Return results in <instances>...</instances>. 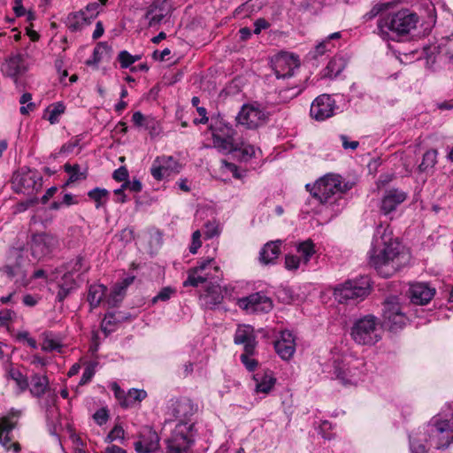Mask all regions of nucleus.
Wrapping results in <instances>:
<instances>
[{"mask_svg": "<svg viewBox=\"0 0 453 453\" xmlns=\"http://www.w3.org/2000/svg\"><path fill=\"white\" fill-rule=\"evenodd\" d=\"M303 263L301 258L295 255H287L285 257V266L288 270H296L300 264Z\"/></svg>", "mask_w": 453, "mask_h": 453, "instance_id": "052dcab7", "label": "nucleus"}, {"mask_svg": "<svg viewBox=\"0 0 453 453\" xmlns=\"http://www.w3.org/2000/svg\"><path fill=\"white\" fill-rule=\"evenodd\" d=\"M83 12H86L87 18L88 21L91 22L101 12V4L96 2L90 3L86 6Z\"/></svg>", "mask_w": 453, "mask_h": 453, "instance_id": "5fc2aeb1", "label": "nucleus"}, {"mask_svg": "<svg viewBox=\"0 0 453 453\" xmlns=\"http://www.w3.org/2000/svg\"><path fill=\"white\" fill-rule=\"evenodd\" d=\"M111 389L119 404L123 407V403L127 399V393H126L116 382L112 383Z\"/></svg>", "mask_w": 453, "mask_h": 453, "instance_id": "0e129e2a", "label": "nucleus"}, {"mask_svg": "<svg viewBox=\"0 0 453 453\" xmlns=\"http://www.w3.org/2000/svg\"><path fill=\"white\" fill-rule=\"evenodd\" d=\"M58 245V239L50 234L42 233L34 234L30 243L32 255L35 258H42L51 253Z\"/></svg>", "mask_w": 453, "mask_h": 453, "instance_id": "4468645a", "label": "nucleus"}, {"mask_svg": "<svg viewBox=\"0 0 453 453\" xmlns=\"http://www.w3.org/2000/svg\"><path fill=\"white\" fill-rule=\"evenodd\" d=\"M256 391L268 394L275 385L276 379L272 372H257L254 375Z\"/></svg>", "mask_w": 453, "mask_h": 453, "instance_id": "a878e982", "label": "nucleus"}, {"mask_svg": "<svg viewBox=\"0 0 453 453\" xmlns=\"http://www.w3.org/2000/svg\"><path fill=\"white\" fill-rule=\"evenodd\" d=\"M94 374H95L94 367L92 365H88L83 372V374L80 380V385H85L86 383L90 381V380L92 379Z\"/></svg>", "mask_w": 453, "mask_h": 453, "instance_id": "774afa93", "label": "nucleus"}, {"mask_svg": "<svg viewBox=\"0 0 453 453\" xmlns=\"http://www.w3.org/2000/svg\"><path fill=\"white\" fill-rule=\"evenodd\" d=\"M15 423L9 417H4L0 420V443L3 447L9 449L11 441L9 433L14 428Z\"/></svg>", "mask_w": 453, "mask_h": 453, "instance_id": "2f4dec72", "label": "nucleus"}, {"mask_svg": "<svg viewBox=\"0 0 453 453\" xmlns=\"http://www.w3.org/2000/svg\"><path fill=\"white\" fill-rule=\"evenodd\" d=\"M224 296L221 292L220 283L205 285L204 291L200 295V300L208 309H215L222 303Z\"/></svg>", "mask_w": 453, "mask_h": 453, "instance_id": "b1692460", "label": "nucleus"}, {"mask_svg": "<svg viewBox=\"0 0 453 453\" xmlns=\"http://www.w3.org/2000/svg\"><path fill=\"white\" fill-rule=\"evenodd\" d=\"M362 362L354 358H344L334 362V373L343 385L356 384L360 374Z\"/></svg>", "mask_w": 453, "mask_h": 453, "instance_id": "f8f14e48", "label": "nucleus"}, {"mask_svg": "<svg viewBox=\"0 0 453 453\" xmlns=\"http://www.w3.org/2000/svg\"><path fill=\"white\" fill-rule=\"evenodd\" d=\"M12 186L16 193H25L27 186V175L21 173H15L12 176Z\"/></svg>", "mask_w": 453, "mask_h": 453, "instance_id": "a18cd8bd", "label": "nucleus"}, {"mask_svg": "<svg viewBox=\"0 0 453 453\" xmlns=\"http://www.w3.org/2000/svg\"><path fill=\"white\" fill-rule=\"evenodd\" d=\"M345 65H346V64H345L344 60L342 59V58L334 57L328 62V64L326 65V75L329 76L331 78L336 77L342 72V70L345 68Z\"/></svg>", "mask_w": 453, "mask_h": 453, "instance_id": "c9c22d12", "label": "nucleus"}, {"mask_svg": "<svg viewBox=\"0 0 453 453\" xmlns=\"http://www.w3.org/2000/svg\"><path fill=\"white\" fill-rule=\"evenodd\" d=\"M335 101L329 95L319 96L311 105V116L317 120H325L334 115Z\"/></svg>", "mask_w": 453, "mask_h": 453, "instance_id": "a211bd4d", "label": "nucleus"}, {"mask_svg": "<svg viewBox=\"0 0 453 453\" xmlns=\"http://www.w3.org/2000/svg\"><path fill=\"white\" fill-rule=\"evenodd\" d=\"M383 318L390 319L391 316L403 312L399 300L396 296H390L387 298L383 303Z\"/></svg>", "mask_w": 453, "mask_h": 453, "instance_id": "473e14b6", "label": "nucleus"}, {"mask_svg": "<svg viewBox=\"0 0 453 453\" xmlns=\"http://www.w3.org/2000/svg\"><path fill=\"white\" fill-rule=\"evenodd\" d=\"M384 322L386 326H388L389 330L397 331L405 326L407 322V317L405 316L404 311H403L396 315L391 316L390 319H384Z\"/></svg>", "mask_w": 453, "mask_h": 453, "instance_id": "a19ab883", "label": "nucleus"}, {"mask_svg": "<svg viewBox=\"0 0 453 453\" xmlns=\"http://www.w3.org/2000/svg\"><path fill=\"white\" fill-rule=\"evenodd\" d=\"M273 69L278 79L290 77L296 69L299 67V60L294 55L280 53L272 61Z\"/></svg>", "mask_w": 453, "mask_h": 453, "instance_id": "f3484780", "label": "nucleus"}, {"mask_svg": "<svg viewBox=\"0 0 453 453\" xmlns=\"http://www.w3.org/2000/svg\"><path fill=\"white\" fill-rule=\"evenodd\" d=\"M426 441V438H421L420 436L410 437V450L411 453H426L427 447L423 442Z\"/></svg>", "mask_w": 453, "mask_h": 453, "instance_id": "de8ad7c7", "label": "nucleus"}, {"mask_svg": "<svg viewBox=\"0 0 453 453\" xmlns=\"http://www.w3.org/2000/svg\"><path fill=\"white\" fill-rule=\"evenodd\" d=\"M106 289V287L102 284H95L90 286L88 295V301L92 309L99 306L105 296Z\"/></svg>", "mask_w": 453, "mask_h": 453, "instance_id": "c85d7f7f", "label": "nucleus"}, {"mask_svg": "<svg viewBox=\"0 0 453 453\" xmlns=\"http://www.w3.org/2000/svg\"><path fill=\"white\" fill-rule=\"evenodd\" d=\"M212 133V143L219 152L228 154L236 150L237 139L236 131L229 124L218 121L211 126Z\"/></svg>", "mask_w": 453, "mask_h": 453, "instance_id": "6e6552de", "label": "nucleus"}, {"mask_svg": "<svg viewBox=\"0 0 453 453\" xmlns=\"http://www.w3.org/2000/svg\"><path fill=\"white\" fill-rule=\"evenodd\" d=\"M155 8H156V6H150L145 15V18L150 19L149 20L150 27H153V26L159 24L165 17V14H163V13L152 15L155 12Z\"/></svg>", "mask_w": 453, "mask_h": 453, "instance_id": "6e6d98bb", "label": "nucleus"}, {"mask_svg": "<svg viewBox=\"0 0 453 453\" xmlns=\"http://www.w3.org/2000/svg\"><path fill=\"white\" fill-rule=\"evenodd\" d=\"M126 290L125 286H121L119 283L115 284L107 298L108 304L112 307L117 306L122 301Z\"/></svg>", "mask_w": 453, "mask_h": 453, "instance_id": "37998d69", "label": "nucleus"}, {"mask_svg": "<svg viewBox=\"0 0 453 453\" xmlns=\"http://www.w3.org/2000/svg\"><path fill=\"white\" fill-rule=\"evenodd\" d=\"M204 235L206 238H212L219 234V224L216 221H208L204 225Z\"/></svg>", "mask_w": 453, "mask_h": 453, "instance_id": "13d9d810", "label": "nucleus"}, {"mask_svg": "<svg viewBox=\"0 0 453 453\" xmlns=\"http://www.w3.org/2000/svg\"><path fill=\"white\" fill-rule=\"evenodd\" d=\"M88 196L96 203V208L98 209L107 202L109 191L105 188H96L88 191Z\"/></svg>", "mask_w": 453, "mask_h": 453, "instance_id": "4c0bfd02", "label": "nucleus"}, {"mask_svg": "<svg viewBox=\"0 0 453 453\" xmlns=\"http://www.w3.org/2000/svg\"><path fill=\"white\" fill-rule=\"evenodd\" d=\"M303 90V88L298 86H292L289 88H282L279 90V97L281 102L286 103L290 99L297 96Z\"/></svg>", "mask_w": 453, "mask_h": 453, "instance_id": "49530a36", "label": "nucleus"}, {"mask_svg": "<svg viewBox=\"0 0 453 453\" xmlns=\"http://www.w3.org/2000/svg\"><path fill=\"white\" fill-rule=\"evenodd\" d=\"M175 293V290L174 288H171V287H165V288H163L159 292L158 294L153 297L152 299V303H157L158 301H163V302H165L167 300H169L172 296L173 294Z\"/></svg>", "mask_w": 453, "mask_h": 453, "instance_id": "4d7b16f0", "label": "nucleus"}, {"mask_svg": "<svg viewBox=\"0 0 453 453\" xmlns=\"http://www.w3.org/2000/svg\"><path fill=\"white\" fill-rule=\"evenodd\" d=\"M11 379L16 383L19 390L23 392L28 387L27 380L19 369L12 368L9 372Z\"/></svg>", "mask_w": 453, "mask_h": 453, "instance_id": "c03bdc74", "label": "nucleus"}, {"mask_svg": "<svg viewBox=\"0 0 453 453\" xmlns=\"http://www.w3.org/2000/svg\"><path fill=\"white\" fill-rule=\"evenodd\" d=\"M435 289L430 288L426 283H413L409 289L411 302L415 304L423 305L427 303L434 296Z\"/></svg>", "mask_w": 453, "mask_h": 453, "instance_id": "5701e85b", "label": "nucleus"}, {"mask_svg": "<svg viewBox=\"0 0 453 453\" xmlns=\"http://www.w3.org/2000/svg\"><path fill=\"white\" fill-rule=\"evenodd\" d=\"M196 410L194 403L188 398L178 400L173 404V413L180 422L166 440L167 453H191L190 449L194 443V423L189 422V418Z\"/></svg>", "mask_w": 453, "mask_h": 453, "instance_id": "f03ea898", "label": "nucleus"}, {"mask_svg": "<svg viewBox=\"0 0 453 453\" xmlns=\"http://www.w3.org/2000/svg\"><path fill=\"white\" fill-rule=\"evenodd\" d=\"M277 354L284 360H289L296 352V340L289 331H282L280 337L274 342Z\"/></svg>", "mask_w": 453, "mask_h": 453, "instance_id": "4be33fe9", "label": "nucleus"}, {"mask_svg": "<svg viewBox=\"0 0 453 453\" xmlns=\"http://www.w3.org/2000/svg\"><path fill=\"white\" fill-rule=\"evenodd\" d=\"M125 437V430L119 425H115L108 435L105 437V442L111 443L117 440H123Z\"/></svg>", "mask_w": 453, "mask_h": 453, "instance_id": "3c124183", "label": "nucleus"}, {"mask_svg": "<svg viewBox=\"0 0 453 453\" xmlns=\"http://www.w3.org/2000/svg\"><path fill=\"white\" fill-rule=\"evenodd\" d=\"M43 340L42 342V349L45 351H52L56 349H59L61 348L60 343L52 338L50 333H43L42 334Z\"/></svg>", "mask_w": 453, "mask_h": 453, "instance_id": "09e8293b", "label": "nucleus"}, {"mask_svg": "<svg viewBox=\"0 0 453 453\" xmlns=\"http://www.w3.org/2000/svg\"><path fill=\"white\" fill-rule=\"evenodd\" d=\"M89 23L86 12L81 11L69 14L66 19V25L73 32L81 30L84 26Z\"/></svg>", "mask_w": 453, "mask_h": 453, "instance_id": "cd10ccee", "label": "nucleus"}, {"mask_svg": "<svg viewBox=\"0 0 453 453\" xmlns=\"http://www.w3.org/2000/svg\"><path fill=\"white\" fill-rule=\"evenodd\" d=\"M2 71L14 80L17 87L26 82V59L20 55L11 57L2 66Z\"/></svg>", "mask_w": 453, "mask_h": 453, "instance_id": "dca6fc26", "label": "nucleus"}, {"mask_svg": "<svg viewBox=\"0 0 453 453\" xmlns=\"http://www.w3.org/2000/svg\"><path fill=\"white\" fill-rule=\"evenodd\" d=\"M147 397V392L143 389L131 388L127 392V399L123 403L124 408L132 406L134 403L142 402Z\"/></svg>", "mask_w": 453, "mask_h": 453, "instance_id": "79ce46f5", "label": "nucleus"}, {"mask_svg": "<svg viewBox=\"0 0 453 453\" xmlns=\"http://www.w3.org/2000/svg\"><path fill=\"white\" fill-rule=\"evenodd\" d=\"M118 59L122 68H127L134 64L133 55L127 50H122L118 56Z\"/></svg>", "mask_w": 453, "mask_h": 453, "instance_id": "bf43d9fd", "label": "nucleus"}, {"mask_svg": "<svg viewBox=\"0 0 453 453\" xmlns=\"http://www.w3.org/2000/svg\"><path fill=\"white\" fill-rule=\"evenodd\" d=\"M180 165L172 156L157 157L152 164L150 173L157 180H161L172 173H178Z\"/></svg>", "mask_w": 453, "mask_h": 453, "instance_id": "2eb2a0df", "label": "nucleus"}, {"mask_svg": "<svg viewBox=\"0 0 453 453\" xmlns=\"http://www.w3.org/2000/svg\"><path fill=\"white\" fill-rule=\"evenodd\" d=\"M236 150L234 151H240L242 159L248 160L255 156V148L250 144H245L242 141L237 139Z\"/></svg>", "mask_w": 453, "mask_h": 453, "instance_id": "8fccbe9b", "label": "nucleus"}, {"mask_svg": "<svg viewBox=\"0 0 453 453\" xmlns=\"http://www.w3.org/2000/svg\"><path fill=\"white\" fill-rule=\"evenodd\" d=\"M382 333L378 319L369 314L353 323L350 336L358 345L371 346L381 340Z\"/></svg>", "mask_w": 453, "mask_h": 453, "instance_id": "423d86ee", "label": "nucleus"}, {"mask_svg": "<svg viewBox=\"0 0 453 453\" xmlns=\"http://www.w3.org/2000/svg\"><path fill=\"white\" fill-rule=\"evenodd\" d=\"M240 306L252 311L268 312L273 308V302L263 293L257 292L241 299Z\"/></svg>", "mask_w": 453, "mask_h": 453, "instance_id": "aec40b11", "label": "nucleus"}, {"mask_svg": "<svg viewBox=\"0 0 453 453\" xmlns=\"http://www.w3.org/2000/svg\"><path fill=\"white\" fill-rule=\"evenodd\" d=\"M65 109V105L61 103L51 104L46 109L44 118L50 124H56L58 122L59 117L64 113Z\"/></svg>", "mask_w": 453, "mask_h": 453, "instance_id": "e433bc0d", "label": "nucleus"}, {"mask_svg": "<svg viewBox=\"0 0 453 453\" xmlns=\"http://www.w3.org/2000/svg\"><path fill=\"white\" fill-rule=\"evenodd\" d=\"M111 51L110 47L106 42H100L94 49L92 58L86 61L88 65H97L103 58L104 55H109Z\"/></svg>", "mask_w": 453, "mask_h": 453, "instance_id": "58836bf2", "label": "nucleus"}, {"mask_svg": "<svg viewBox=\"0 0 453 453\" xmlns=\"http://www.w3.org/2000/svg\"><path fill=\"white\" fill-rule=\"evenodd\" d=\"M159 441L157 433L151 426H146L141 428L134 447L137 453H153L158 449Z\"/></svg>", "mask_w": 453, "mask_h": 453, "instance_id": "ddd939ff", "label": "nucleus"}, {"mask_svg": "<svg viewBox=\"0 0 453 453\" xmlns=\"http://www.w3.org/2000/svg\"><path fill=\"white\" fill-rule=\"evenodd\" d=\"M30 393L35 397L50 393L49 379L44 374H35L30 380Z\"/></svg>", "mask_w": 453, "mask_h": 453, "instance_id": "bb28decb", "label": "nucleus"}, {"mask_svg": "<svg viewBox=\"0 0 453 453\" xmlns=\"http://www.w3.org/2000/svg\"><path fill=\"white\" fill-rule=\"evenodd\" d=\"M201 232L199 230H196L192 234V242L189 247V251L192 254H196L197 252V250L201 247Z\"/></svg>", "mask_w": 453, "mask_h": 453, "instance_id": "69168bd1", "label": "nucleus"}, {"mask_svg": "<svg viewBox=\"0 0 453 453\" xmlns=\"http://www.w3.org/2000/svg\"><path fill=\"white\" fill-rule=\"evenodd\" d=\"M350 188L351 185L343 182L339 174L327 173L313 184L311 194L320 203L333 206L342 200L343 194Z\"/></svg>", "mask_w": 453, "mask_h": 453, "instance_id": "20e7f679", "label": "nucleus"}, {"mask_svg": "<svg viewBox=\"0 0 453 453\" xmlns=\"http://www.w3.org/2000/svg\"><path fill=\"white\" fill-rule=\"evenodd\" d=\"M223 273L214 258L202 259L197 265L188 271V278L183 282L184 287L197 288L201 284L211 285L220 283Z\"/></svg>", "mask_w": 453, "mask_h": 453, "instance_id": "39448f33", "label": "nucleus"}, {"mask_svg": "<svg viewBox=\"0 0 453 453\" xmlns=\"http://www.w3.org/2000/svg\"><path fill=\"white\" fill-rule=\"evenodd\" d=\"M64 168H65V171L66 173H68L70 175L69 179L66 181V183L65 184V186H67L70 183L75 182L79 180H85L87 178L86 171L80 172V165L77 164L73 165H72L70 164H65L64 165Z\"/></svg>", "mask_w": 453, "mask_h": 453, "instance_id": "ea45409f", "label": "nucleus"}, {"mask_svg": "<svg viewBox=\"0 0 453 453\" xmlns=\"http://www.w3.org/2000/svg\"><path fill=\"white\" fill-rule=\"evenodd\" d=\"M28 265V249L26 246L12 248L7 257V264L0 269V272L10 277L26 276Z\"/></svg>", "mask_w": 453, "mask_h": 453, "instance_id": "9b49d317", "label": "nucleus"}, {"mask_svg": "<svg viewBox=\"0 0 453 453\" xmlns=\"http://www.w3.org/2000/svg\"><path fill=\"white\" fill-rule=\"evenodd\" d=\"M113 179L117 181H124L128 178V171L125 166H120L113 173Z\"/></svg>", "mask_w": 453, "mask_h": 453, "instance_id": "338daca9", "label": "nucleus"}, {"mask_svg": "<svg viewBox=\"0 0 453 453\" xmlns=\"http://www.w3.org/2000/svg\"><path fill=\"white\" fill-rule=\"evenodd\" d=\"M430 444L438 449L447 448L453 442V426L450 420L432 419L427 426Z\"/></svg>", "mask_w": 453, "mask_h": 453, "instance_id": "1a4fd4ad", "label": "nucleus"}, {"mask_svg": "<svg viewBox=\"0 0 453 453\" xmlns=\"http://www.w3.org/2000/svg\"><path fill=\"white\" fill-rule=\"evenodd\" d=\"M403 255L400 252V244L394 241L391 233L380 226L373 240L370 253V265L380 275L388 278L395 273L403 264Z\"/></svg>", "mask_w": 453, "mask_h": 453, "instance_id": "f257e3e1", "label": "nucleus"}, {"mask_svg": "<svg viewBox=\"0 0 453 453\" xmlns=\"http://www.w3.org/2000/svg\"><path fill=\"white\" fill-rule=\"evenodd\" d=\"M269 118V113L257 104H243L236 116L239 125L248 129H255L265 125Z\"/></svg>", "mask_w": 453, "mask_h": 453, "instance_id": "9d476101", "label": "nucleus"}, {"mask_svg": "<svg viewBox=\"0 0 453 453\" xmlns=\"http://www.w3.org/2000/svg\"><path fill=\"white\" fill-rule=\"evenodd\" d=\"M281 241H271L264 245L259 252V260L264 265L273 263L280 253Z\"/></svg>", "mask_w": 453, "mask_h": 453, "instance_id": "393cba45", "label": "nucleus"}, {"mask_svg": "<svg viewBox=\"0 0 453 453\" xmlns=\"http://www.w3.org/2000/svg\"><path fill=\"white\" fill-rule=\"evenodd\" d=\"M132 121L137 127H145L151 122V116H145L141 111L134 112Z\"/></svg>", "mask_w": 453, "mask_h": 453, "instance_id": "603ef678", "label": "nucleus"}, {"mask_svg": "<svg viewBox=\"0 0 453 453\" xmlns=\"http://www.w3.org/2000/svg\"><path fill=\"white\" fill-rule=\"evenodd\" d=\"M370 280L367 277L349 280L336 287L334 295L339 303H347L365 298L370 292Z\"/></svg>", "mask_w": 453, "mask_h": 453, "instance_id": "0eeeda50", "label": "nucleus"}, {"mask_svg": "<svg viewBox=\"0 0 453 453\" xmlns=\"http://www.w3.org/2000/svg\"><path fill=\"white\" fill-rule=\"evenodd\" d=\"M437 150H429L424 155L421 163L418 165L419 172L425 173L433 169L437 163Z\"/></svg>", "mask_w": 453, "mask_h": 453, "instance_id": "f704fd0d", "label": "nucleus"}, {"mask_svg": "<svg viewBox=\"0 0 453 453\" xmlns=\"http://www.w3.org/2000/svg\"><path fill=\"white\" fill-rule=\"evenodd\" d=\"M59 289L57 295V299L63 302L65 298L75 288V281L73 275L65 273L62 278V282L59 284Z\"/></svg>", "mask_w": 453, "mask_h": 453, "instance_id": "7c9ffc66", "label": "nucleus"}, {"mask_svg": "<svg viewBox=\"0 0 453 453\" xmlns=\"http://www.w3.org/2000/svg\"><path fill=\"white\" fill-rule=\"evenodd\" d=\"M49 274L44 269H37L30 276V286L32 288L42 289L48 285Z\"/></svg>", "mask_w": 453, "mask_h": 453, "instance_id": "72a5a7b5", "label": "nucleus"}, {"mask_svg": "<svg viewBox=\"0 0 453 453\" xmlns=\"http://www.w3.org/2000/svg\"><path fill=\"white\" fill-rule=\"evenodd\" d=\"M407 193L403 189H387L381 197L380 206V211L385 215L391 213L395 211L396 208L407 199Z\"/></svg>", "mask_w": 453, "mask_h": 453, "instance_id": "6ab92c4d", "label": "nucleus"}, {"mask_svg": "<svg viewBox=\"0 0 453 453\" xmlns=\"http://www.w3.org/2000/svg\"><path fill=\"white\" fill-rule=\"evenodd\" d=\"M252 355L253 354H248L247 352H244L240 357L242 363L245 365V367L249 371H254L256 369V367L257 366V360L250 357V356H252Z\"/></svg>", "mask_w": 453, "mask_h": 453, "instance_id": "680f3d73", "label": "nucleus"}, {"mask_svg": "<svg viewBox=\"0 0 453 453\" xmlns=\"http://www.w3.org/2000/svg\"><path fill=\"white\" fill-rule=\"evenodd\" d=\"M234 341L235 344H242L244 351L248 354H254L257 341L254 329L251 326L243 325L238 326Z\"/></svg>", "mask_w": 453, "mask_h": 453, "instance_id": "412c9836", "label": "nucleus"}, {"mask_svg": "<svg viewBox=\"0 0 453 453\" xmlns=\"http://www.w3.org/2000/svg\"><path fill=\"white\" fill-rule=\"evenodd\" d=\"M296 251L303 264L307 265L315 254V245L311 239H308L297 244Z\"/></svg>", "mask_w": 453, "mask_h": 453, "instance_id": "c756f323", "label": "nucleus"}, {"mask_svg": "<svg viewBox=\"0 0 453 453\" xmlns=\"http://www.w3.org/2000/svg\"><path fill=\"white\" fill-rule=\"evenodd\" d=\"M93 418L95 419L96 423L99 426L105 424L109 418L107 410L104 408L99 409L94 413Z\"/></svg>", "mask_w": 453, "mask_h": 453, "instance_id": "e2e57ef3", "label": "nucleus"}, {"mask_svg": "<svg viewBox=\"0 0 453 453\" xmlns=\"http://www.w3.org/2000/svg\"><path fill=\"white\" fill-rule=\"evenodd\" d=\"M418 22V15L403 9L397 12L388 13L378 21V28L385 39L395 40L396 36L409 34Z\"/></svg>", "mask_w": 453, "mask_h": 453, "instance_id": "7ed1b4c3", "label": "nucleus"}, {"mask_svg": "<svg viewBox=\"0 0 453 453\" xmlns=\"http://www.w3.org/2000/svg\"><path fill=\"white\" fill-rule=\"evenodd\" d=\"M301 7L304 11L316 14L321 9V2L318 0H303Z\"/></svg>", "mask_w": 453, "mask_h": 453, "instance_id": "864d4df0", "label": "nucleus"}]
</instances>
